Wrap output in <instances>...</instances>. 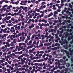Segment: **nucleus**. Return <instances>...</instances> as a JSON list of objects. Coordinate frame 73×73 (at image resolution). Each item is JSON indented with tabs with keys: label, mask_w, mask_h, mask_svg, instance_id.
<instances>
[{
	"label": "nucleus",
	"mask_w": 73,
	"mask_h": 73,
	"mask_svg": "<svg viewBox=\"0 0 73 73\" xmlns=\"http://www.w3.org/2000/svg\"><path fill=\"white\" fill-rule=\"evenodd\" d=\"M22 36H20V39L19 38L18 39V42H21V41L24 42V40L25 39L27 35V33H25L24 32H22Z\"/></svg>",
	"instance_id": "obj_1"
},
{
	"label": "nucleus",
	"mask_w": 73,
	"mask_h": 73,
	"mask_svg": "<svg viewBox=\"0 0 73 73\" xmlns=\"http://www.w3.org/2000/svg\"><path fill=\"white\" fill-rule=\"evenodd\" d=\"M11 18V16H9L8 17L7 16H6L5 18H4L2 19V21H7V20H9Z\"/></svg>",
	"instance_id": "obj_2"
},
{
	"label": "nucleus",
	"mask_w": 73,
	"mask_h": 73,
	"mask_svg": "<svg viewBox=\"0 0 73 73\" xmlns=\"http://www.w3.org/2000/svg\"><path fill=\"white\" fill-rule=\"evenodd\" d=\"M19 16H20V17L21 19V20L22 21H23V20H25V19L23 18L24 17V15H23V14H22V13H21L19 14Z\"/></svg>",
	"instance_id": "obj_3"
},
{
	"label": "nucleus",
	"mask_w": 73,
	"mask_h": 73,
	"mask_svg": "<svg viewBox=\"0 0 73 73\" xmlns=\"http://www.w3.org/2000/svg\"><path fill=\"white\" fill-rule=\"evenodd\" d=\"M14 56L15 57V58H17L18 57V56L17 55H16L15 53H13L12 54H10L9 56L11 57H12V56Z\"/></svg>",
	"instance_id": "obj_4"
},
{
	"label": "nucleus",
	"mask_w": 73,
	"mask_h": 73,
	"mask_svg": "<svg viewBox=\"0 0 73 73\" xmlns=\"http://www.w3.org/2000/svg\"><path fill=\"white\" fill-rule=\"evenodd\" d=\"M52 42H51L50 43H44V46H49L52 45Z\"/></svg>",
	"instance_id": "obj_5"
},
{
	"label": "nucleus",
	"mask_w": 73,
	"mask_h": 73,
	"mask_svg": "<svg viewBox=\"0 0 73 73\" xmlns=\"http://www.w3.org/2000/svg\"><path fill=\"white\" fill-rule=\"evenodd\" d=\"M27 60V58L24 57L23 58H21V62H25V60Z\"/></svg>",
	"instance_id": "obj_6"
},
{
	"label": "nucleus",
	"mask_w": 73,
	"mask_h": 73,
	"mask_svg": "<svg viewBox=\"0 0 73 73\" xmlns=\"http://www.w3.org/2000/svg\"><path fill=\"white\" fill-rule=\"evenodd\" d=\"M46 8V5H44V6L42 5L40 6V7H39L40 9L41 10L42 9H44V8Z\"/></svg>",
	"instance_id": "obj_7"
},
{
	"label": "nucleus",
	"mask_w": 73,
	"mask_h": 73,
	"mask_svg": "<svg viewBox=\"0 0 73 73\" xmlns=\"http://www.w3.org/2000/svg\"><path fill=\"white\" fill-rule=\"evenodd\" d=\"M38 25H39L40 27H42L43 26L45 27V23H42L41 24L40 23H39L38 24Z\"/></svg>",
	"instance_id": "obj_8"
},
{
	"label": "nucleus",
	"mask_w": 73,
	"mask_h": 73,
	"mask_svg": "<svg viewBox=\"0 0 73 73\" xmlns=\"http://www.w3.org/2000/svg\"><path fill=\"white\" fill-rule=\"evenodd\" d=\"M32 32H33V33H35L36 35H37V34H38V32L36 31V30H35L34 29H32Z\"/></svg>",
	"instance_id": "obj_9"
},
{
	"label": "nucleus",
	"mask_w": 73,
	"mask_h": 73,
	"mask_svg": "<svg viewBox=\"0 0 73 73\" xmlns=\"http://www.w3.org/2000/svg\"><path fill=\"white\" fill-rule=\"evenodd\" d=\"M5 58L6 60V61H8V58H10V57L9 55H7V56H5Z\"/></svg>",
	"instance_id": "obj_10"
},
{
	"label": "nucleus",
	"mask_w": 73,
	"mask_h": 73,
	"mask_svg": "<svg viewBox=\"0 0 73 73\" xmlns=\"http://www.w3.org/2000/svg\"><path fill=\"white\" fill-rule=\"evenodd\" d=\"M1 40L2 41H5V38L4 37V36L2 35L1 36Z\"/></svg>",
	"instance_id": "obj_11"
},
{
	"label": "nucleus",
	"mask_w": 73,
	"mask_h": 73,
	"mask_svg": "<svg viewBox=\"0 0 73 73\" xmlns=\"http://www.w3.org/2000/svg\"><path fill=\"white\" fill-rule=\"evenodd\" d=\"M21 20V19L19 18L18 19V20H16L15 21V22L16 23H19V22Z\"/></svg>",
	"instance_id": "obj_12"
},
{
	"label": "nucleus",
	"mask_w": 73,
	"mask_h": 73,
	"mask_svg": "<svg viewBox=\"0 0 73 73\" xmlns=\"http://www.w3.org/2000/svg\"><path fill=\"white\" fill-rule=\"evenodd\" d=\"M32 41L30 40L29 42L27 44V45H32Z\"/></svg>",
	"instance_id": "obj_13"
},
{
	"label": "nucleus",
	"mask_w": 73,
	"mask_h": 73,
	"mask_svg": "<svg viewBox=\"0 0 73 73\" xmlns=\"http://www.w3.org/2000/svg\"><path fill=\"white\" fill-rule=\"evenodd\" d=\"M22 11V9H20L19 10V11L17 13V15H20V13H21V12H22V11Z\"/></svg>",
	"instance_id": "obj_14"
},
{
	"label": "nucleus",
	"mask_w": 73,
	"mask_h": 73,
	"mask_svg": "<svg viewBox=\"0 0 73 73\" xmlns=\"http://www.w3.org/2000/svg\"><path fill=\"white\" fill-rule=\"evenodd\" d=\"M34 27L35 26L34 25L32 24V25H31V26H30L29 27V29H32V28H34Z\"/></svg>",
	"instance_id": "obj_15"
},
{
	"label": "nucleus",
	"mask_w": 73,
	"mask_h": 73,
	"mask_svg": "<svg viewBox=\"0 0 73 73\" xmlns=\"http://www.w3.org/2000/svg\"><path fill=\"white\" fill-rule=\"evenodd\" d=\"M27 38L26 40H28L29 41L31 40V36L29 35H28L27 36Z\"/></svg>",
	"instance_id": "obj_16"
},
{
	"label": "nucleus",
	"mask_w": 73,
	"mask_h": 73,
	"mask_svg": "<svg viewBox=\"0 0 73 73\" xmlns=\"http://www.w3.org/2000/svg\"><path fill=\"white\" fill-rule=\"evenodd\" d=\"M20 48L21 49H23L22 51H24V50H25L26 49V48L24 47V46H21Z\"/></svg>",
	"instance_id": "obj_17"
},
{
	"label": "nucleus",
	"mask_w": 73,
	"mask_h": 73,
	"mask_svg": "<svg viewBox=\"0 0 73 73\" xmlns=\"http://www.w3.org/2000/svg\"><path fill=\"white\" fill-rule=\"evenodd\" d=\"M27 33L29 34V36H30L32 35V34L31 33V31L29 30L27 31Z\"/></svg>",
	"instance_id": "obj_18"
},
{
	"label": "nucleus",
	"mask_w": 73,
	"mask_h": 73,
	"mask_svg": "<svg viewBox=\"0 0 73 73\" xmlns=\"http://www.w3.org/2000/svg\"><path fill=\"white\" fill-rule=\"evenodd\" d=\"M16 40H17V39L16 38H14L13 40V42H13V43L14 44H16Z\"/></svg>",
	"instance_id": "obj_19"
},
{
	"label": "nucleus",
	"mask_w": 73,
	"mask_h": 73,
	"mask_svg": "<svg viewBox=\"0 0 73 73\" xmlns=\"http://www.w3.org/2000/svg\"><path fill=\"white\" fill-rule=\"evenodd\" d=\"M24 50L25 51L24 52V53H28V50L27 49H25Z\"/></svg>",
	"instance_id": "obj_20"
},
{
	"label": "nucleus",
	"mask_w": 73,
	"mask_h": 73,
	"mask_svg": "<svg viewBox=\"0 0 73 73\" xmlns=\"http://www.w3.org/2000/svg\"><path fill=\"white\" fill-rule=\"evenodd\" d=\"M30 55L31 56L29 57V58L31 59L33 58V57H34V55L32 54H30Z\"/></svg>",
	"instance_id": "obj_21"
},
{
	"label": "nucleus",
	"mask_w": 73,
	"mask_h": 73,
	"mask_svg": "<svg viewBox=\"0 0 73 73\" xmlns=\"http://www.w3.org/2000/svg\"><path fill=\"white\" fill-rule=\"evenodd\" d=\"M41 37H42L41 40H44V39H45V35H41Z\"/></svg>",
	"instance_id": "obj_22"
},
{
	"label": "nucleus",
	"mask_w": 73,
	"mask_h": 73,
	"mask_svg": "<svg viewBox=\"0 0 73 73\" xmlns=\"http://www.w3.org/2000/svg\"><path fill=\"white\" fill-rule=\"evenodd\" d=\"M28 15H26V19L27 20H29V19L30 18H29V17H28Z\"/></svg>",
	"instance_id": "obj_23"
},
{
	"label": "nucleus",
	"mask_w": 73,
	"mask_h": 73,
	"mask_svg": "<svg viewBox=\"0 0 73 73\" xmlns=\"http://www.w3.org/2000/svg\"><path fill=\"white\" fill-rule=\"evenodd\" d=\"M42 22H44L45 23H47L48 21L46 20H45V19H42Z\"/></svg>",
	"instance_id": "obj_24"
},
{
	"label": "nucleus",
	"mask_w": 73,
	"mask_h": 73,
	"mask_svg": "<svg viewBox=\"0 0 73 73\" xmlns=\"http://www.w3.org/2000/svg\"><path fill=\"white\" fill-rule=\"evenodd\" d=\"M39 66L42 67L43 66V64L42 63H38V66Z\"/></svg>",
	"instance_id": "obj_25"
},
{
	"label": "nucleus",
	"mask_w": 73,
	"mask_h": 73,
	"mask_svg": "<svg viewBox=\"0 0 73 73\" xmlns=\"http://www.w3.org/2000/svg\"><path fill=\"white\" fill-rule=\"evenodd\" d=\"M6 44V45H7V46H8V47H9L10 46H11V44L9 43L8 42H7Z\"/></svg>",
	"instance_id": "obj_26"
},
{
	"label": "nucleus",
	"mask_w": 73,
	"mask_h": 73,
	"mask_svg": "<svg viewBox=\"0 0 73 73\" xmlns=\"http://www.w3.org/2000/svg\"><path fill=\"white\" fill-rule=\"evenodd\" d=\"M58 45V46H60V44L59 43H55V46H57Z\"/></svg>",
	"instance_id": "obj_27"
},
{
	"label": "nucleus",
	"mask_w": 73,
	"mask_h": 73,
	"mask_svg": "<svg viewBox=\"0 0 73 73\" xmlns=\"http://www.w3.org/2000/svg\"><path fill=\"white\" fill-rule=\"evenodd\" d=\"M14 43L13 42H12L10 44L11 45V46H15V44H14Z\"/></svg>",
	"instance_id": "obj_28"
},
{
	"label": "nucleus",
	"mask_w": 73,
	"mask_h": 73,
	"mask_svg": "<svg viewBox=\"0 0 73 73\" xmlns=\"http://www.w3.org/2000/svg\"><path fill=\"white\" fill-rule=\"evenodd\" d=\"M69 8H73V6H72L71 3L69 4Z\"/></svg>",
	"instance_id": "obj_29"
},
{
	"label": "nucleus",
	"mask_w": 73,
	"mask_h": 73,
	"mask_svg": "<svg viewBox=\"0 0 73 73\" xmlns=\"http://www.w3.org/2000/svg\"><path fill=\"white\" fill-rule=\"evenodd\" d=\"M44 17V14H42L41 15H40L39 16V17L40 18H41V17Z\"/></svg>",
	"instance_id": "obj_30"
},
{
	"label": "nucleus",
	"mask_w": 73,
	"mask_h": 73,
	"mask_svg": "<svg viewBox=\"0 0 73 73\" xmlns=\"http://www.w3.org/2000/svg\"><path fill=\"white\" fill-rule=\"evenodd\" d=\"M7 7H8V5H4L2 7V8H7Z\"/></svg>",
	"instance_id": "obj_31"
},
{
	"label": "nucleus",
	"mask_w": 73,
	"mask_h": 73,
	"mask_svg": "<svg viewBox=\"0 0 73 73\" xmlns=\"http://www.w3.org/2000/svg\"><path fill=\"white\" fill-rule=\"evenodd\" d=\"M36 40H34V42H33V44H33V45L34 44H36Z\"/></svg>",
	"instance_id": "obj_32"
},
{
	"label": "nucleus",
	"mask_w": 73,
	"mask_h": 73,
	"mask_svg": "<svg viewBox=\"0 0 73 73\" xmlns=\"http://www.w3.org/2000/svg\"><path fill=\"white\" fill-rule=\"evenodd\" d=\"M7 26L8 27H11V26H13V24H12V23L9 24L7 25Z\"/></svg>",
	"instance_id": "obj_33"
},
{
	"label": "nucleus",
	"mask_w": 73,
	"mask_h": 73,
	"mask_svg": "<svg viewBox=\"0 0 73 73\" xmlns=\"http://www.w3.org/2000/svg\"><path fill=\"white\" fill-rule=\"evenodd\" d=\"M55 38H57V39L58 40H60V38L58 36H55Z\"/></svg>",
	"instance_id": "obj_34"
},
{
	"label": "nucleus",
	"mask_w": 73,
	"mask_h": 73,
	"mask_svg": "<svg viewBox=\"0 0 73 73\" xmlns=\"http://www.w3.org/2000/svg\"><path fill=\"white\" fill-rule=\"evenodd\" d=\"M31 59L32 60H35V59H36V57L35 56L34 57H33Z\"/></svg>",
	"instance_id": "obj_35"
},
{
	"label": "nucleus",
	"mask_w": 73,
	"mask_h": 73,
	"mask_svg": "<svg viewBox=\"0 0 73 73\" xmlns=\"http://www.w3.org/2000/svg\"><path fill=\"white\" fill-rule=\"evenodd\" d=\"M6 61H7V62H8L9 63V64H11V62H12V61H10V60H6Z\"/></svg>",
	"instance_id": "obj_36"
},
{
	"label": "nucleus",
	"mask_w": 73,
	"mask_h": 73,
	"mask_svg": "<svg viewBox=\"0 0 73 73\" xmlns=\"http://www.w3.org/2000/svg\"><path fill=\"white\" fill-rule=\"evenodd\" d=\"M51 35H49V36H48L46 38V39H48V38H50L51 37Z\"/></svg>",
	"instance_id": "obj_37"
},
{
	"label": "nucleus",
	"mask_w": 73,
	"mask_h": 73,
	"mask_svg": "<svg viewBox=\"0 0 73 73\" xmlns=\"http://www.w3.org/2000/svg\"><path fill=\"white\" fill-rule=\"evenodd\" d=\"M59 36L61 37H62V38H64V36L62 34H60L59 35Z\"/></svg>",
	"instance_id": "obj_38"
},
{
	"label": "nucleus",
	"mask_w": 73,
	"mask_h": 73,
	"mask_svg": "<svg viewBox=\"0 0 73 73\" xmlns=\"http://www.w3.org/2000/svg\"><path fill=\"white\" fill-rule=\"evenodd\" d=\"M3 31H4V29H1L0 31V33H2L3 32Z\"/></svg>",
	"instance_id": "obj_39"
},
{
	"label": "nucleus",
	"mask_w": 73,
	"mask_h": 73,
	"mask_svg": "<svg viewBox=\"0 0 73 73\" xmlns=\"http://www.w3.org/2000/svg\"><path fill=\"white\" fill-rule=\"evenodd\" d=\"M14 48H15V47L12 46L10 47V48H9V49L10 50H11H11H12V49H13Z\"/></svg>",
	"instance_id": "obj_40"
},
{
	"label": "nucleus",
	"mask_w": 73,
	"mask_h": 73,
	"mask_svg": "<svg viewBox=\"0 0 73 73\" xmlns=\"http://www.w3.org/2000/svg\"><path fill=\"white\" fill-rule=\"evenodd\" d=\"M0 11H1V13H2L3 12H4V11H3V8H1L0 9Z\"/></svg>",
	"instance_id": "obj_41"
},
{
	"label": "nucleus",
	"mask_w": 73,
	"mask_h": 73,
	"mask_svg": "<svg viewBox=\"0 0 73 73\" xmlns=\"http://www.w3.org/2000/svg\"><path fill=\"white\" fill-rule=\"evenodd\" d=\"M54 22L55 23H59V21H58V20H55L54 21Z\"/></svg>",
	"instance_id": "obj_42"
},
{
	"label": "nucleus",
	"mask_w": 73,
	"mask_h": 73,
	"mask_svg": "<svg viewBox=\"0 0 73 73\" xmlns=\"http://www.w3.org/2000/svg\"><path fill=\"white\" fill-rule=\"evenodd\" d=\"M49 27V23H47V24L45 23V27Z\"/></svg>",
	"instance_id": "obj_43"
},
{
	"label": "nucleus",
	"mask_w": 73,
	"mask_h": 73,
	"mask_svg": "<svg viewBox=\"0 0 73 73\" xmlns=\"http://www.w3.org/2000/svg\"><path fill=\"white\" fill-rule=\"evenodd\" d=\"M19 49V46H16V48L15 49L16 51H17L18 49Z\"/></svg>",
	"instance_id": "obj_44"
},
{
	"label": "nucleus",
	"mask_w": 73,
	"mask_h": 73,
	"mask_svg": "<svg viewBox=\"0 0 73 73\" xmlns=\"http://www.w3.org/2000/svg\"><path fill=\"white\" fill-rule=\"evenodd\" d=\"M18 29V30H23V29H20V26H18L17 27Z\"/></svg>",
	"instance_id": "obj_45"
},
{
	"label": "nucleus",
	"mask_w": 73,
	"mask_h": 73,
	"mask_svg": "<svg viewBox=\"0 0 73 73\" xmlns=\"http://www.w3.org/2000/svg\"><path fill=\"white\" fill-rule=\"evenodd\" d=\"M35 70V69H33V70L31 71V73H34Z\"/></svg>",
	"instance_id": "obj_46"
},
{
	"label": "nucleus",
	"mask_w": 73,
	"mask_h": 73,
	"mask_svg": "<svg viewBox=\"0 0 73 73\" xmlns=\"http://www.w3.org/2000/svg\"><path fill=\"white\" fill-rule=\"evenodd\" d=\"M69 51H70V52H71V53H73V49H72V50H71V48H70L69 49Z\"/></svg>",
	"instance_id": "obj_47"
},
{
	"label": "nucleus",
	"mask_w": 73,
	"mask_h": 73,
	"mask_svg": "<svg viewBox=\"0 0 73 73\" xmlns=\"http://www.w3.org/2000/svg\"><path fill=\"white\" fill-rule=\"evenodd\" d=\"M33 51H32V50H29V53H33Z\"/></svg>",
	"instance_id": "obj_48"
},
{
	"label": "nucleus",
	"mask_w": 73,
	"mask_h": 73,
	"mask_svg": "<svg viewBox=\"0 0 73 73\" xmlns=\"http://www.w3.org/2000/svg\"><path fill=\"white\" fill-rule=\"evenodd\" d=\"M7 29L5 28L4 30L3 29V32L4 33H5L7 32Z\"/></svg>",
	"instance_id": "obj_49"
},
{
	"label": "nucleus",
	"mask_w": 73,
	"mask_h": 73,
	"mask_svg": "<svg viewBox=\"0 0 73 73\" xmlns=\"http://www.w3.org/2000/svg\"><path fill=\"white\" fill-rule=\"evenodd\" d=\"M12 37H13V38H15L16 37V35H11Z\"/></svg>",
	"instance_id": "obj_50"
},
{
	"label": "nucleus",
	"mask_w": 73,
	"mask_h": 73,
	"mask_svg": "<svg viewBox=\"0 0 73 73\" xmlns=\"http://www.w3.org/2000/svg\"><path fill=\"white\" fill-rule=\"evenodd\" d=\"M66 66H67V67H69V66H70V64L67 63L66 64Z\"/></svg>",
	"instance_id": "obj_51"
},
{
	"label": "nucleus",
	"mask_w": 73,
	"mask_h": 73,
	"mask_svg": "<svg viewBox=\"0 0 73 73\" xmlns=\"http://www.w3.org/2000/svg\"><path fill=\"white\" fill-rule=\"evenodd\" d=\"M11 66L10 65H9V64H8L6 66V67H7V68H11Z\"/></svg>",
	"instance_id": "obj_52"
},
{
	"label": "nucleus",
	"mask_w": 73,
	"mask_h": 73,
	"mask_svg": "<svg viewBox=\"0 0 73 73\" xmlns=\"http://www.w3.org/2000/svg\"><path fill=\"white\" fill-rule=\"evenodd\" d=\"M9 69H11V70H14V68H13V67L11 66V67H10Z\"/></svg>",
	"instance_id": "obj_53"
},
{
	"label": "nucleus",
	"mask_w": 73,
	"mask_h": 73,
	"mask_svg": "<svg viewBox=\"0 0 73 73\" xmlns=\"http://www.w3.org/2000/svg\"><path fill=\"white\" fill-rule=\"evenodd\" d=\"M6 50H7V49H4L2 50V51L3 52H5Z\"/></svg>",
	"instance_id": "obj_54"
},
{
	"label": "nucleus",
	"mask_w": 73,
	"mask_h": 73,
	"mask_svg": "<svg viewBox=\"0 0 73 73\" xmlns=\"http://www.w3.org/2000/svg\"><path fill=\"white\" fill-rule=\"evenodd\" d=\"M15 31H16L15 30V29H13V30H11V31H10V32H15Z\"/></svg>",
	"instance_id": "obj_55"
},
{
	"label": "nucleus",
	"mask_w": 73,
	"mask_h": 73,
	"mask_svg": "<svg viewBox=\"0 0 73 73\" xmlns=\"http://www.w3.org/2000/svg\"><path fill=\"white\" fill-rule=\"evenodd\" d=\"M25 57H29V55L27 54H25Z\"/></svg>",
	"instance_id": "obj_56"
},
{
	"label": "nucleus",
	"mask_w": 73,
	"mask_h": 73,
	"mask_svg": "<svg viewBox=\"0 0 73 73\" xmlns=\"http://www.w3.org/2000/svg\"><path fill=\"white\" fill-rule=\"evenodd\" d=\"M33 46H34V44H32L30 46V48H32Z\"/></svg>",
	"instance_id": "obj_57"
},
{
	"label": "nucleus",
	"mask_w": 73,
	"mask_h": 73,
	"mask_svg": "<svg viewBox=\"0 0 73 73\" xmlns=\"http://www.w3.org/2000/svg\"><path fill=\"white\" fill-rule=\"evenodd\" d=\"M46 69L47 70V71H48V72H49V71L50 70V69L49 68H46Z\"/></svg>",
	"instance_id": "obj_58"
},
{
	"label": "nucleus",
	"mask_w": 73,
	"mask_h": 73,
	"mask_svg": "<svg viewBox=\"0 0 73 73\" xmlns=\"http://www.w3.org/2000/svg\"><path fill=\"white\" fill-rule=\"evenodd\" d=\"M53 16L54 17H57V15H56V14H55L54 13V15Z\"/></svg>",
	"instance_id": "obj_59"
},
{
	"label": "nucleus",
	"mask_w": 73,
	"mask_h": 73,
	"mask_svg": "<svg viewBox=\"0 0 73 73\" xmlns=\"http://www.w3.org/2000/svg\"><path fill=\"white\" fill-rule=\"evenodd\" d=\"M62 68H64V66H63L62 67H60L59 68V69L60 70H61V69H62Z\"/></svg>",
	"instance_id": "obj_60"
},
{
	"label": "nucleus",
	"mask_w": 73,
	"mask_h": 73,
	"mask_svg": "<svg viewBox=\"0 0 73 73\" xmlns=\"http://www.w3.org/2000/svg\"><path fill=\"white\" fill-rule=\"evenodd\" d=\"M42 56V54H40L39 55V58H41V56Z\"/></svg>",
	"instance_id": "obj_61"
},
{
	"label": "nucleus",
	"mask_w": 73,
	"mask_h": 73,
	"mask_svg": "<svg viewBox=\"0 0 73 73\" xmlns=\"http://www.w3.org/2000/svg\"><path fill=\"white\" fill-rule=\"evenodd\" d=\"M20 8L21 9H23V10L24 9V7L23 6H21L20 7Z\"/></svg>",
	"instance_id": "obj_62"
},
{
	"label": "nucleus",
	"mask_w": 73,
	"mask_h": 73,
	"mask_svg": "<svg viewBox=\"0 0 73 73\" xmlns=\"http://www.w3.org/2000/svg\"><path fill=\"white\" fill-rule=\"evenodd\" d=\"M60 73H64V70H61Z\"/></svg>",
	"instance_id": "obj_63"
},
{
	"label": "nucleus",
	"mask_w": 73,
	"mask_h": 73,
	"mask_svg": "<svg viewBox=\"0 0 73 73\" xmlns=\"http://www.w3.org/2000/svg\"><path fill=\"white\" fill-rule=\"evenodd\" d=\"M39 39V38L38 37H36L35 38V39L36 40H38Z\"/></svg>",
	"instance_id": "obj_64"
}]
</instances>
